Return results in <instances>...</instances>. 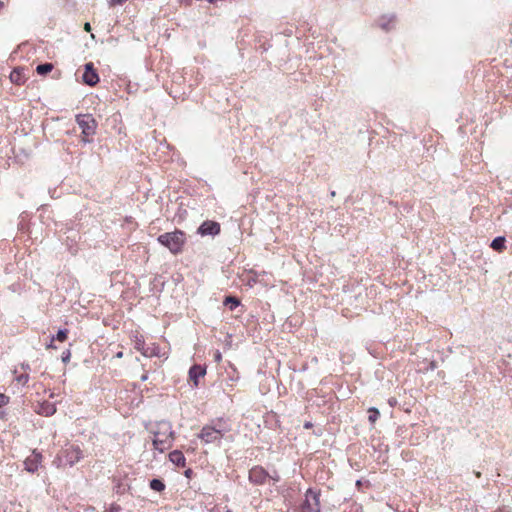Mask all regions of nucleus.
Masks as SVG:
<instances>
[{
    "label": "nucleus",
    "instance_id": "obj_16",
    "mask_svg": "<svg viewBox=\"0 0 512 512\" xmlns=\"http://www.w3.org/2000/svg\"><path fill=\"white\" fill-rule=\"evenodd\" d=\"M53 69V64L51 63H44V64H39L37 67H36V71L39 75H46L47 73H49L51 70Z\"/></svg>",
    "mask_w": 512,
    "mask_h": 512
},
{
    "label": "nucleus",
    "instance_id": "obj_25",
    "mask_svg": "<svg viewBox=\"0 0 512 512\" xmlns=\"http://www.w3.org/2000/svg\"><path fill=\"white\" fill-rule=\"evenodd\" d=\"M221 359H222L221 353H220L219 351H217V352L215 353V361H216V362H220V361H221Z\"/></svg>",
    "mask_w": 512,
    "mask_h": 512
},
{
    "label": "nucleus",
    "instance_id": "obj_1",
    "mask_svg": "<svg viewBox=\"0 0 512 512\" xmlns=\"http://www.w3.org/2000/svg\"><path fill=\"white\" fill-rule=\"evenodd\" d=\"M174 438V432L169 422L162 421L157 424L154 431L153 446L159 452H164L171 448Z\"/></svg>",
    "mask_w": 512,
    "mask_h": 512
},
{
    "label": "nucleus",
    "instance_id": "obj_19",
    "mask_svg": "<svg viewBox=\"0 0 512 512\" xmlns=\"http://www.w3.org/2000/svg\"><path fill=\"white\" fill-rule=\"evenodd\" d=\"M368 413H369V416H368V420L371 422V423H375L376 420L379 418L380 416V412L377 408H374V407H371L369 410H368Z\"/></svg>",
    "mask_w": 512,
    "mask_h": 512
},
{
    "label": "nucleus",
    "instance_id": "obj_5",
    "mask_svg": "<svg viewBox=\"0 0 512 512\" xmlns=\"http://www.w3.org/2000/svg\"><path fill=\"white\" fill-rule=\"evenodd\" d=\"M319 493L308 489L305 495V501L301 505L300 512H320Z\"/></svg>",
    "mask_w": 512,
    "mask_h": 512
},
{
    "label": "nucleus",
    "instance_id": "obj_7",
    "mask_svg": "<svg viewBox=\"0 0 512 512\" xmlns=\"http://www.w3.org/2000/svg\"><path fill=\"white\" fill-rule=\"evenodd\" d=\"M82 78L83 82L89 86H94L99 82V76L94 69L93 63L85 64V71Z\"/></svg>",
    "mask_w": 512,
    "mask_h": 512
},
{
    "label": "nucleus",
    "instance_id": "obj_23",
    "mask_svg": "<svg viewBox=\"0 0 512 512\" xmlns=\"http://www.w3.org/2000/svg\"><path fill=\"white\" fill-rule=\"evenodd\" d=\"M9 402V397L0 393V407L5 406Z\"/></svg>",
    "mask_w": 512,
    "mask_h": 512
},
{
    "label": "nucleus",
    "instance_id": "obj_20",
    "mask_svg": "<svg viewBox=\"0 0 512 512\" xmlns=\"http://www.w3.org/2000/svg\"><path fill=\"white\" fill-rule=\"evenodd\" d=\"M67 334H68V330L60 329L54 338H55V340L64 342L67 339Z\"/></svg>",
    "mask_w": 512,
    "mask_h": 512
},
{
    "label": "nucleus",
    "instance_id": "obj_15",
    "mask_svg": "<svg viewBox=\"0 0 512 512\" xmlns=\"http://www.w3.org/2000/svg\"><path fill=\"white\" fill-rule=\"evenodd\" d=\"M10 80L18 85L22 84V70L14 69L10 74Z\"/></svg>",
    "mask_w": 512,
    "mask_h": 512
},
{
    "label": "nucleus",
    "instance_id": "obj_28",
    "mask_svg": "<svg viewBox=\"0 0 512 512\" xmlns=\"http://www.w3.org/2000/svg\"><path fill=\"white\" fill-rule=\"evenodd\" d=\"M84 29H85V31L89 32V31L91 30L90 23H88V22H87V23H85V24H84Z\"/></svg>",
    "mask_w": 512,
    "mask_h": 512
},
{
    "label": "nucleus",
    "instance_id": "obj_3",
    "mask_svg": "<svg viewBox=\"0 0 512 512\" xmlns=\"http://www.w3.org/2000/svg\"><path fill=\"white\" fill-rule=\"evenodd\" d=\"M76 123L82 131V141L90 143L91 140L88 137L94 135L97 129V122L94 117L91 114H79L76 116Z\"/></svg>",
    "mask_w": 512,
    "mask_h": 512
},
{
    "label": "nucleus",
    "instance_id": "obj_6",
    "mask_svg": "<svg viewBox=\"0 0 512 512\" xmlns=\"http://www.w3.org/2000/svg\"><path fill=\"white\" fill-rule=\"evenodd\" d=\"M268 477V472L260 466H255L249 471V480L257 485L264 484Z\"/></svg>",
    "mask_w": 512,
    "mask_h": 512
},
{
    "label": "nucleus",
    "instance_id": "obj_37",
    "mask_svg": "<svg viewBox=\"0 0 512 512\" xmlns=\"http://www.w3.org/2000/svg\"><path fill=\"white\" fill-rule=\"evenodd\" d=\"M226 512H232V510L231 509H227Z\"/></svg>",
    "mask_w": 512,
    "mask_h": 512
},
{
    "label": "nucleus",
    "instance_id": "obj_8",
    "mask_svg": "<svg viewBox=\"0 0 512 512\" xmlns=\"http://www.w3.org/2000/svg\"><path fill=\"white\" fill-rule=\"evenodd\" d=\"M198 233L202 236H215L220 233V224L215 221H204L198 228Z\"/></svg>",
    "mask_w": 512,
    "mask_h": 512
},
{
    "label": "nucleus",
    "instance_id": "obj_14",
    "mask_svg": "<svg viewBox=\"0 0 512 512\" xmlns=\"http://www.w3.org/2000/svg\"><path fill=\"white\" fill-rule=\"evenodd\" d=\"M490 246L495 251H502L505 248V237L499 236L494 238Z\"/></svg>",
    "mask_w": 512,
    "mask_h": 512
},
{
    "label": "nucleus",
    "instance_id": "obj_32",
    "mask_svg": "<svg viewBox=\"0 0 512 512\" xmlns=\"http://www.w3.org/2000/svg\"><path fill=\"white\" fill-rule=\"evenodd\" d=\"M192 473V471L190 469H188L187 471H185V475L187 477H190V474Z\"/></svg>",
    "mask_w": 512,
    "mask_h": 512
},
{
    "label": "nucleus",
    "instance_id": "obj_36",
    "mask_svg": "<svg viewBox=\"0 0 512 512\" xmlns=\"http://www.w3.org/2000/svg\"><path fill=\"white\" fill-rule=\"evenodd\" d=\"M3 7V2L0 1V10L2 9Z\"/></svg>",
    "mask_w": 512,
    "mask_h": 512
},
{
    "label": "nucleus",
    "instance_id": "obj_13",
    "mask_svg": "<svg viewBox=\"0 0 512 512\" xmlns=\"http://www.w3.org/2000/svg\"><path fill=\"white\" fill-rule=\"evenodd\" d=\"M394 21H395L394 15L383 16L379 19V26L381 29H383L385 31H389L391 29V26L394 23Z\"/></svg>",
    "mask_w": 512,
    "mask_h": 512
},
{
    "label": "nucleus",
    "instance_id": "obj_38",
    "mask_svg": "<svg viewBox=\"0 0 512 512\" xmlns=\"http://www.w3.org/2000/svg\"><path fill=\"white\" fill-rule=\"evenodd\" d=\"M207 1L210 2V3L214 2V0H207Z\"/></svg>",
    "mask_w": 512,
    "mask_h": 512
},
{
    "label": "nucleus",
    "instance_id": "obj_33",
    "mask_svg": "<svg viewBox=\"0 0 512 512\" xmlns=\"http://www.w3.org/2000/svg\"><path fill=\"white\" fill-rule=\"evenodd\" d=\"M146 379H147V375H143V376L141 377V380H142V381H145Z\"/></svg>",
    "mask_w": 512,
    "mask_h": 512
},
{
    "label": "nucleus",
    "instance_id": "obj_9",
    "mask_svg": "<svg viewBox=\"0 0 512 512\" xmlns=\"http://www.w3.org/2000/svg\"><path fill=\"white\" fill-rule=\"evenodd\" d=\"M206 374V370L200 365H193L189 369V379L193 381L194 386H198V379Z\"/></svg>",
    "mask_w": 512,
    "mask_h": 512
},
{
    "label": "nucleus",
    "instance_id": "obj_30",
    "mask_svg": "<svg viewBox=\"0 0 512 512\" xmlns=\"http://www.w3.org/2000/svg\"><path fill=\"white\" fill-rule=\"evenodd\" d=\"M21 367H22V369H24V370H28V369L30 368V367H29V364H25V363H23V364L21 365Z\"/></svg>",
    "mask_w": 512,
    "mask_h": 512
},
{
    "label": "nucleus",
    "instance_id": "obj_11",
    "mask_svg": "<svg viewBox=\"0 0 512 512\" xmlns=\"http://www.w3.org/2000/svg\"><path fill=\"white\" fill-rule=\"evenodd\" d=\"M41 455L40 454H34L33 458H28L25 461L26 469L29 472H35L38 469L39 463H40Z\"/></svg>",
    "mask_w": 512,
    "mask_h": 512
},
{
    "label": "nucleus",
    "instance_id": "obj_34",
    "mask_svg": "<svg viewBox=\"0 0 512 512\" xmlns=\"http://www.w3.org/2000/svg\"><path fill=\"white\" fill-rule=\"evenodd\" d=\"M309 427H311V424L310 423H306L305 424V428H309Z\"/></svg>",
    "mask_w": 512,
    "mask_h": 512
},
{
    "label": "nucleus",
    "instance_id": "obj_31",
    "mask_svg": "<svg viewBox=\"0 0 512 512\" xmlns=\"http://www.w3.org/2000/svg\"><path fill=\"white\" fill-rule=\"evenodd\" d=\"M123 0H111L113 4H121Z\"/></svg>",
    "mask_w": 512,
    "mask_h": 512
},
{
    "label": "nucleus",
    "instance_id": "obj_2",
    "mask_svg": "<svg viewBox=\"0 0 512 512\" xmlns=\"http://www.w3.org/2000/svg\"><path fill=\"white\" fill-rule=\"evenodd\" d=\"M157 240L161 245L167 247L171 253L178 254L182 251L186 236L183 231L175 230L159 235Z\"/></svg>",
    "mask_w": 512,
    "mask_h": 512
},
{
    "label": "nucleus",
    "instance_id": "obj_18",
    "mask_svg": "<svg viewBox=\"0 0 512 512\" xmlns=\"http://www.w3.org/2000/svg\"><path fill=\"white\" fill-rule=\"evenodd\" d=\"M150 488L154 491L161 492L165 489V484L159 479H152L150 481Z\"/></svg>",
    "mask_w": 512,
    "mask_h": 512
},
{
    "label": "nucleus",
    "instance_id": "obj_27",
    "mask_svg": "<svg viewBox=\"0 0 512 512\" xmlns=\"http://www.w3.org/2000/svg\"><path fill=\"white\" fill-rule=\"evenodd\" d=\"M120 508L118 506H112L109 512H119Z\"/></svg>",
    "mask_w": 512,
    "mask_h": 512
},
{
    "label": "nucleus",
    "instance_id": "obj_12",
    "mask_svg": "<svg viewBox=\"0 0 512 512\" xmlns=\"http://www.w3.org/2000/svg\"><path fill=\"white\" fill-rule=\"evenodd\" d=\"M67 458L72 465L82 458V451L78 447H72L67 451Z\"/></svg>",
    "mask_w": 512,
    "mask_h": 512
},
{
    "label": "nucleus",
    "instance_id": "obj_17",
    "mask_svg": "<svg viewBox=\"0 0 512 512\" xmlns=\"http://www.w3.org/2000/svg\"><path fill=\"white\" fill-rule=\"evenodd\" d=\"M239 304V299L233 296H228L224 300V305L229 306L230 310H234Z\"/></svg>",
    "mask_w": 512,
    "mask_h": 512
},
{
    "label": "nucleus",
    "instance_id": "obj_35",
    "mask_svg": "<svg viewBox=\"0 0 512 512\" xmlns=\"http://www.w3.org/2000/svg\"><path fill=\"white\" fill-rule=\"evenodd\" d=\"M117 357H122V352H119V353L117 354Z\"/></svg>",
    "mask_w": 512,
    "mask_h": 512
},
{
    "label": "nucleus",
    "instance_id": "obj_10",
    "mask_svg": "<svg viewBox=\"0 0 512 512\" xmlns=\"http://www.w3.org/2000/svg\"><path fill=\"white\" fill-rule=\"evenodd\" d=\"M169 459L172 463H174L175 465H177L179 467L185 466V461H186L185 457H184L183 453L179 450H174V451L170 452Z\"/></svg>",
    "mask_w": 512,
    "mask_h": 512
},
{
    "label": "nucleus",
    "instance_id": "obj_29",
    "mask_svg": "<svg viewBox=\"0 0 512 512\" xmlns=\"http://www.w3.org/2000/svg\"><path fill=\"white\" fill-rule=\"evenodd\" d=\"M54 340H55V338H54V337H52L51 342L47 345V348H56V347L54 346V344H53Z\"/></svg>",
    "mask_w": 512,
    "mask_h": 512
},
{
    "label": "nucleus",
    "instance_id": "obj_22",
    "mask_svg": "<svg viewBox=\"0 0 512 512\" xmlns=\"http://www.w3.org/2000/svg\"><path fill=\"white\" fill-rule=\"evenodd\" d=\"M28 380H29V375L28 374H21L20 376L17 377V381L19 383H22V384L27 383Z\"/></svg>",
    "mask_w": 512,
    "mask_h": 512
},
{
    "label": "nucleus",
    "instance_id": "obj_4",
    "mask_svg": "<svg viewBox=\"0 0 512 512\" xmlns=\"http://www.w3.org/2000/svg\"><path fill=\"white\" fill-rule=\"evenodd\" d=\"M229 429L224 426H205L202 428L199 437L205 442V443H215L221 440V438L224 436L226 432H228Z\"/></svg>",
    "mask_w": 512,
    "mask_h": 512
},
{
    "label": "nucleus",
    "instance_id": "obj_24",
    "mask_svg": "<svg viewBox=\"0 0 512 512\" xmlns=\"http://www.w3.org/2000/svg\"><path fill=\"white\" fill-rule=\"evenodd\" d=\"M55 411H56V408L53 405H48L45 413H46V415H52L55 413Z\"/></svg>",
    "mask_w": 512,
    "mask_h": 512
},
{
    "label": "nucleus",
    "instance_id": "obj_26",
    "mask_svg": "<svg viewBox=\"0 0 512 512\" xmlns=\"http://www.w3.org/2000/svg\"><path fill=\"white\" fill-rule=\"evenodd\" d=\"M268 478H271L275 482L279 481V479H280V477L277 474L269 475Z\"/></svg>",
    "mask_w": 512,
    "mask_h": 512
},
{
    "label": "nucleus",
    "instance_id": "obj_21",
    "mask_svg": "<svg viewBox=\"0 0 512 512\" xmlns=\"http://www.w3.org/2000/svg\"><path fill=\"white\" fill-rule=\"evenodd\" d=\"M70 358H71L70 350L67 349V350L63 351L62 356H61L62 362L68 363L70 361Z\"/></svg>",
    "mask_w": 512,
    "mask_h": 512
}]
</instances>
